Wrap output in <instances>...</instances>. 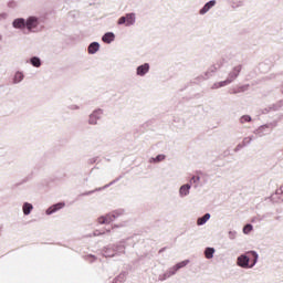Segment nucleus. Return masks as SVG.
<instances>
[{
	"instance_id": "obj_43",
	"label": "nucleus",
	"mask_w": 283,
	"mask_h": 283,
	"mask_svg": "<svg viewBox=\"0 0 283 283\" xmlns=\"http://www.w3.org/2000/svg\"><path fill=\"white\" fill-rule=\"evenodd\" d=\"M244 145L241 143V144H238L237 147L234 148V151L238 153L240 151L241 149H244Z\"/></svg>"
},
{
	"instance_id": "obj_2",
	"label": "nucleus",
	"mask_w": 283,
	"mask_h": 283,
	"mask_svg": "<svg viewBox=\"0 0 283 283\" xmlns=\"http://www.w3.org/2000/svg\"><path fill=\"white\" fill-rule=\"evenodd\" d=\"M104 111L103 108H96L88 116V125H98L101 118H103Z\"/></svg>"
},
{
	"instance_id": "obj_46",
	"label": "nucleus",
	"mask_w": 283,
	"mask_h": 283,
	"mask_svg": "<svg viewBox=\"0 0 283 283\" xmlns=\"http://www.w3.org/2000/svg\"><path fill=\"white\" fill-rule=\"evenodd\" d=\"M244 90H247V86H241V87H240V91H241V92H244Z\"/></svg>"
},
{
	"instance_id": "obj_35",
	"label": "nucleus",
	"mask_w": 283,
	"mask_h": 283,
	"mask_svg": "<svg viewBox=\"0 0 283 283\" xmlns=\"http://www.w3.org/2000/svg\"><path fill=\"white\" fill-rule=\"evenodd\" d=\"M168 275H170V277H172V275H176V273H178V270L176 268V265H174L172 268L167 270Z\"/></svg>"
},
{
	"instance_id": "obj_14",
	"label": "nucleus",
	"mask_w": 283,
	"mask_h": 283,
	"mask_svg": "<svg viewBox=\"0 0 283 283\" xmlns=\"http://www.w3.org/2000/svg\"><path fill=\"white\" fill-rule=\"evenodd\" d=\"M34 209V206L30 202H24L22 205V213L23 216H30Z\"/></svg>"
},
{
	"instance_id": "obj_3",
	"label": "nucleus",
	"mask_w": 283,
	"mask_h": 283,
	"mask_svg": "<svg viewBox=\"0 0 283 283\" xmlns=\"http://www.w3.org/2000/svg\"><path fill=\"white\" fill-rule=\"evenodd\" d=\"M250 262H251V256L247 255V254H241L237 258V264L241 268V269H251L250 268Z\"/></svg>"
},
{
	"instance_id": "obj_44",
	"label": "nucleus",
	"mask_w": 283,
	"mask_h": 283,
	"mask_svg": "<svg viewBox=\"0 0 283 283\" xmlns=\"http://www.w3.org/2000/svg\"><path fill=\"white\" fill-rule=\"evenodd\" d=\"M220 82H216L214 84H212L211 90H220Z\"/></svg>"
},
{
	"instance_id": "obj_33",
	"label": "nucleus",
	"mask_w": 283,
	"mask_h": 283,
	"mask_svg": "<svg viewBox=\"0 0 283 283\" xmlns=\"http://www.w3.org/2000/svg\"><path fill=\"white\" fill-rule=\"evenodd\" d=\"M105 218H106L107 224H109V222H114V220H116V218H114V212L107 213L105 216Z\"/></svg>"
},
{
	"instance_id": "obj_26",
	"label": "nucleus",
	"mask_w": 283,
	"mask_h": 283,
	"mask_svg": "<svg viewBox=\"0 0 283 283\" xmlns=\"http://www.w3.org/2000/svg\"><path fill=\"white\" fill-rule=\"evenodd\" d=\"M83 260H85V262H90L92 264L93 262H96V255L87 254V255L83 256Z\"/></svg>"
},
{
	"instance_id": "obj_38",
	"label": "nucleus",
	"mask_w": 283,
	"mask_h": 283,
	"mask_svg": "<svg viewBox=\"0 0 283 283\" xmlns=\"http://www.w3.org/2000/svg\"><path fill=\"white\" fill-rule=\"evenodd\" d=\"M98 224H107V219L105 216H101L97 218Z\"/></svg>"
},
{
	"instance_id": "obj_11",
	"label": "nucleus",
	"mask_w": 283,
	"mask_h": 283,
	"mask_svg": "<svg viewBox=\"0 0 283 283\" xmlns=\"http://www.w3.org/2000/svg\"><path fill=\"white\" fill-rule=\"evenodd\" d=\"M125 19H126V28H130V25L136 24V13H134V12L126 13Z\"/></svg>"
},
{
	"instance_id": "obj_16",
	"label": "nucleus",
	"mask_w": 283,
	"mask_h": 283,
	"mask_svg": "<svg viewBox=\"0 0 283 283\" xmlns=\"http://www.w3.org/2000/svg\"><path fill=\"white\" fill-rule=\"evenodd\" d=\"M98 50H101V43L98 42H92L87 48L88 54H96Z\"/></svg>"
},
{
	"instance_id": "obj_27",
	"label": "nucleus",
	"mask_w": 283,
	"mask_h": 283,
	"mask_svg": "<svg viewBox=\"0 0 283 283\" xmlns=\"http://www.w3.org/2000/svg\"><path fill=\"white\" fill-rule=\"evenodd\" d=\"M252 118L251 115H243L240 117L239 122L241 125H244V123H251Z\"/></svg>"
},
{
	"instance_id": "obj_23",
	"label": "nucleus",
	"mask_w": 283,
	"mask_h": 283,
	"mask_svg": "<svg viewBox=\"0 0 283 283\" xmlns=\"http://www.w3.org/2000/svg\"><path fill=\"white\" fill-rule=\"evenodd\" d=\"M165 158H167V156H165L164 154L157 155L156 157H151L149 159V163H163V160H165Z\"/></svg>"
},
{
	"instance_id": "obj_6",
	"label": "nucleus",
	"mask_w": 283,
	"mask_h": 283,
	"mask_svg": "<svg viewBox=\"0 0 283 283\" xmlns=\"http://www.w3.org/2000/svg\"><path fill=\"white\" fill-rule=\"evenodd\" d=\"M242 72V65L234 66L228 74L227 78L228 81L232 82L240 76V73Z\"/></svg>"
},
{
	"instance_id": "obj_39",
	"label": "nucleus",
	"mask_w": 283,
	"mask_h": 283,
	"mask_svg": "<svg viewBox=\"0 0 283 283\" xmlns=\"http://www.w3.org/2000/svg\"><path fill=\"white\" fill-rule=\"evenodd\" d=\"M8 8H10L11 10H14V8H17L18 3L14 0H11L7 3Z\"/></svg>"
},
{
	"instance_id": "obj_50",
	"label": "nucleus",
	"mask_w": 283,
	"mask_h": 283,
	"mask_svg": "<svg viewBox=\"0 0 283 283\" xmlns=\"http://www.w3.org/2000/svg\"><path fill=\"white\" fill-rule=\"evenodd\" d=\"M2 36L0 35V41H1Z\"/></svg>"
},
{
	"instance_id": "obj_18",
	"label": "nucleus",
	"mask_w": 283,
	"mask_h": 283,
	"mask_svg": "<svg viewBox=\"0 0 283 283\" xmlns=\"http://www.w3.org/2000/svg\"><path fill=\"white\" fill-rule=\"evenodd\" d=\"M248 255H252V263L250 264V269H253V266L258 264L260 255L255 251H249Z\"/></svg>"
},
{
	"instance_id": "obj_31",
	"label": "nucleus",
	"mask_w": 283,
	"mask_h": 283,
	"mask_svg": "<svg viewBox=\"0 0 283 283\" xmlns=\"http://www.w3.org/2000/svg\"><path fill=\"white\" fill-rule=\"evenodd\" d=\"M200 182V176H192L188 185H198Z\"/></svg>"
},
{
	"instance_id": "obj_29",
	"label": "nucleus",
	"mask_w": 283,
	"mask_h": 283,
	"mask_svg": "<svg viewBox=\"0 0 283 283\" xmlns=\"http://www.w3.org/2000/svg\"><path fill=\"white\" fill-rule=\"evenodd\" d=\"M253 140H255V137L249 136L243 139L242 144L244 145V147H247L248 145H251V143H253Z\"/></svg>"
},
{
	"instance_id": "obj_47",
	"label": "nucleus",
	"mask_w": 283,
	"mask_h": 283,
	"mask_svg": "<svg viewBox=\"0 0 283 283\" xmlns=\"http://www.w3.org/2000/svg\"><path fill=\"white\" fill-rule=\"evenodd\" d=\"M90 163H91V164H92V163H96V159H91Z\"/></svg>"
},
{
	"instance_id": "obj_10",
	"label": "nucleus",
	"mask_w": 283,
	"mask_h": 283,
	"mask_svg": "<svg viewBox=\"0 0 283 283\" xmlns=\"http://www.w3.org/2000/svg\"><path fill=\"white\" fill-rule=\"evenodd\" d=\"M115 40H116V34H114V32H106L102 36L103 43H107V45H109L111 43H114Z\"/></svg>"
},
{
	"instance_id": "obj_15",
	"label": "nucleus",
	"mask_w": 283,
	"mask_h": 283,
	"mask_svg": "<svg viewBox=\"0 0 283 283\" xmlns=\"http://www.w3.org/2000/svg\"><path fill=\"white\" fill-rule=\"evenodd\" d=\"M209 220H211V213L208 212L205 216L199 217L197 219V226L198 227H203V224H207V222H209Z\"/></svg>"
},
{
	"instance_id": "obj_42",
	"label": "nucleus",
	"mask_w": 283,
	"mask_h": 283,
	"mask_svg": "<svg viewBox=\"0 0 283 283\" xmlns=\"http://www.w3.org/2000/svg\"><path fill=\"white\" fill-rule=\"evenodd\" d=\"M211 76H213V73L209 72V70L206 71L205 74H203L205 81H207L208 78H211Z\"/></svg>"
},
{
	"instance_id": "obj_45",
	"label": "nucleus",
	"mask_w": 283,
	"mask_h": 283,
	"mask_svg": "<svg viewBox=\"0 0 283 283\" xmlns=\"http://www.w3.org/2000/svg\"><path fill=\"white\" fill-rule=\"evenodd\" d=\"M69 109H72V111L81 109V106L76 104H72L71 106H69Z\"/></svg>"
},
{
	"instance_id": "obj_5",
	"label": "nucleus",
	"mask_w": 283,
	"mask_h": 283,
	"mask_svg": "<svg viewBox=\"0 0 283 283\" xmlns=\"http://www.w3.org/2000/svg\"><path fill=\"white\" fill-rule=\"evenodd\" d=\"M123 177H118L113 181H111L109 184L105 185L104 187H99V188H96L95 190L83 192L81 196H92V193H96V191H103V189H108V187H112V185H116V182H118V180H120Z\"/></svg>"
},
{
	"instance_id": "obj_41",
	"label": "nucleus",
	"mask_w": 283,
	"mask_h": 283,
	"mask_svg": "<svg viewBox=\"0 0 283 283\" xmlns=\"http://www.w3.org/2000/svg\"><path fill=\"white\" fill-rule=\"evenodd\" d=\"M123 227H127V221H124L118 224H113V229H122Z\"/></svg>"
},
{
	"instance_id": "obj_12",
	"label": "nucleus",
	"mask_w": 283,
	"mask_h": 283,
	"mask_svg": "<svg viewBox=\"0 0 283 283\" xmlns=\"http://www.w3.org/2000/svg\"><path fill=\"white\" fill-rule=\"evenodd\" d=\"M25 78V74H23L22 71H17L12 77V84L13 85H19Z\"/></svg>"
},
{
	"instance_id": "obj_13",
	"label": "nucleus",
	"mask_w": 283,
	"mask_h": 283,
	"mask_svg": "<svg viewBox=\"0 0 283 283\" xmlns=\"http://www.w3.org/2000/svg\"><path fill=\"white\" fill-rule=\"evenodd\" d=\"M103 255L105 258H114L116 255L114 245H107L103 250Z\"/></svg>"
},
{
	"instance_id": "obj_21",
	"label": "nucleus",
	"mask_w": 283,
	"mask_h": 283,
	"mask_svg": "<svg viewBox=\"0 0 283 283\" xmlns=\"http://www.w3.org/2000/svg\"><path fill=\"white\" fill-rule=\"evenodd\" d=\"M222 67V61L217 62V64L211 65L208 71L210 72V74H216V72H218L220 69Z\"/></svg>"
},
{
	"instance_id": "obj_17",
	"label": "nucleus",
	"mask_w": 283,
	"mask_h": 283,
	"mask_svg": "<svg viewBox=\"0 0 283 283\" xmlns=\"http://www.w3.org/2000/svg\"><path fill=\"white\" fill-rule=\"evenodd\" d=\"M115 248V255H123L125 253V241H120Z\"/></svg>"
},
{
	"instance_id": "obj_48",
	"label": "nucleus",
	"mask_w": 283,
	"mask_h": 283,
	"mask_svg": "<svg viewBox=\"0 0 283 283\" xmlns=\"http://www.w3.org/2000/svg\"><path fill=\"white\" fill-rule=\"evenodd\" d=\"M165 251V249H161V250H159V253H163Z\"/></svg>"
},
{
	"instance_id": "obj_9",
	"label": "nucleus",
	"mask_w": 283,
	"mask_h": 283,
	"mask_svg": "<svg viewBox=\"0 0 283 283\" xmlns=\"http://www.w3.org/2000/svg\"><path fill=\"white\" fill-rule=\"evenodd\" d=\"M216 0H210L208 1L200 10H199V14L205 15L207 14V12H209V10H211V8H216Z\"/></svg>"
},
{
	"instance_id": "obj_20",
	"label": "nucleus",
	"mask_w": 283,
	"mask_h": 283,
	"mask_svg": "<svg viewBox=\"0 0 283 283\" xmlns=\"http://www.w3.org/2000/svg\"><path fill=\"white\" fill-rule=\"evenodd\" d=\"M30 64H31L33 67H41V65H42L41 57H39V56H32V57L30 59Z\"/></svg>"
},
{
	"instance_id": "obj_24",
	"label": "nucleus",
	"mask_w": 283,
	"mask_h": 283,
	"mask_svg": "<svg viewBox=\"0 0 283 283\" xmlns=\"http://www.w3.org/2000/svg\"><path fill=\"white\" fill-rule=\"evenodd\" d=\"M123 216H125V210L123 209H117L113 211V218H115V220H118V218H123Z\"/></svg>"
},
{
	"instance_id": "obj_36",
	"label": "nucleus",
	"mask_w": 283,
	"mask_h": 283,
	"mask_svg": "<svg viewBox=\"0 0 283 283\" xmlns=\"http://www.w3.org/2000/svg\"><path fill=\"white\" fill-rule=\"evenodd\" d=\"M117 25H127V20L125 18V15L120 17L118 20H117Z\"/></svg>"
},
{
	"instance_id": "obj_34",
	"label": "nucleus",
	"mask_w": 283,
	"mask_h": 283,
	"mask_svg": "<svg viewBox=\"0 0 283 283\" xmlns=\"http://www.w3.org/2000/svg\"><path fill=\"white\" fill-rule=\"evenodd\" d=\"M244 6V0L233 1L232 8H242Z\"/></svg>"
},
{
	"instance_id": "obj_25",
	"label": "nucleus",
	"mask_w": 283,
	"mask_h": 283,
	"mask_svg": "<svg viewBox=\"0 0 283 283\" xmlns=\"http://www.w3.org/2000/svg\"><path fill=\"white\" fill-rule=\"evenodd\" d=\"M251 231H253V224L251 223H247L244 227H243V233L245 235H249L251 233Z\"/></svg>"
},
{
	"instance_id": "obj_37",
	"label": "nucleus",
	"mask_w": 283,
	"mask_h": 283,
	"mask_svg": "<svg viewBox=\"0 0 283 283\" xmlns=\"http://www.w3.org/2000/svg\"><path fill=\"white\" fill-rule=\"evenodd\" d=\"M231 81L227 77L224 81L219 82L220 87H227V85H231Z\"/></svg>"
},
{
	"instance_id": "obj_30",
	"label": "nucleus",
	"mask_w": 283,
	"mask_h": 283,
	"mask_svg": "<svg viewBox=\"0 0 283 283\" xmlns=\"http://www.w3.org/2000/svg\"><path fill=\"white\" fill-rule=\"evenodd\" d=\"M169 277L171 276L169 275V272L166 271L164 274H159L158 280L159 282H165V280H169Z\"/></svg>"
},
{
	"instance_id": "obj_19",
	"label": "nucleus",
	"mask_w": 283,
	"mask_h": 283,
	"mask_svg": "<svg viewBox=\"0 0 283 283\" xmlns=\"http://www.w3.org/2000/svg\"><path fill=\"white\" fill-rule=\"evenodd\" d=\"M265 129H269V125H262L260 126L258 129L254 130V134H256V136H259L260 138H262V136H266Z\"/></svg>"
},
{
	"instance_id": "obj_4",
	"label": "nucleus",
	"mask_w": 283,
	"mask_h": 283,
	"mask_svg": "<svg viewBox=\"0 0 283 283\" xmlns=\"http://www.w3.org/2000/svg\"><path fill=\"white\" fill-rule=\"evenodd\" d=\"M64 208H65V202L54 203L45 210V214L53 216V213H56V212L61 211V209H64Z\"/></svg>"
},
{
	"instance_id": "obj_7",
	"label": "nucleus",
	"mask_w": 283,
	"mask_h": 283,
	"mask_svg": "<svg viewBox=\"0 0 283 283\" xmlns=\"http://www.w3.org/2000/svg\"><path fill=\"white\" fill-rule=\"evenodd\" d=\"M150 65L149 63H144L136 67V76H147L149 74Z\"/></svg>"
},
{
	"instance_id": "obj_8",
	"label": "nucleus",
	"mask_w": 283,
	"mask_h": 283,
	"mask_svg": "<svg viewBox=\"0 0 283 283\" xmlns=\"http://www.w3.org/2000/svg\"><path fill=\"white\" fill-rule=\"evenodd\" d=\"M191 193V184H185L179 188V198H187Z\"/></svg>"
},
{
	"instance_id": "obj_32",
	"label": "nucleus",
	"mask_w": 283,
	"mask_h": 283,
	"mask_svg": "<svg viewBox=\"0 0 283 283\" xmlns=\"http://www.w3.org/2000/svg\"><path fill=\"white\" fill-rule=\"evenodd\" d=\"M228 238H229V240H235V238H238V231H235V230H230V231L228 232Z\"/></svg>"
},
{
	"instance_id": "obj_22",
	"label": "nucleus",
	"mask_w": 283,
	"mask_h": 283,
	"mask_svg": "<svg viewBox=\"0 0 283 283\" xmlns=\"http://www.w3.org/2000/svg\"><path fill=\"white\" fill-rule=\"evenodd\" d=\"M214 253H216V249H213V248H206V250H205V256L207 260L213 259Z\"/></svg>"
},
{
	"instance_id": "obj_28",
	"label": "nucleus",
	"mask_w": 283,
	"mask_h": 283,
	"mask_svg": "<svg viewBox=\"0 0 283 283\" xmlns=\"http://www.w3.org/2000/svg\"><path fill=\"white\" fill-rule=\"evenodd\" d=\"M187 264H189V260H185V261H181V262L175 264V268H177V271H180V269H185V266H187Z\"/></svg>"
},
{
	"instance_id": "obj_1",
	"label": "nucleus",
	"mask_w": 283,
	"mask_h": 283,
	"mask_svg": "<svg viewBox=\"0 0 283 283\" xmlns=\"http://www.w3.org/2000/svg\"><path fill=\"white\" fill-rule=\"evenodd\" d=\"M12 28H14V30H27L29 33H36L43 30V24H41V18L36 15H29L27 19H14L12 21Z\"/></svg>"
},
{
	"instance_id": "obj_40",
	"label": "nucleus",
	"mask_w": 283,
	"mask_h": 283,
	"mask_svg": "<svg viewBox=\"0 0 283 283\" xmlns=\"http://www.w3.org/2000/svg\"><path fill=\"white\" fill-rule=\"evenodd\" d=\"M9 14L8 12H1L0 13V23H2V21H7Z\"/></svg>"
},
{
	"instance_id": "obj_49",
	"label": "nucleus",
	"mask_w": 283,
	"mask_h": 283,
	"mask_svg": "<svg viewBox=\"0 0 283 283\" xmlns=\"http://www.w3.org/2000/svg\"><path fill=\"white\" fill-rule=\"evenodd\" d=\"M233 94H238V91H233Z\"/></svg>"
}]
</instances>
